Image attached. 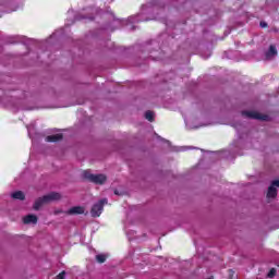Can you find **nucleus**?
<instances>
[{"instance_id": "nucleus-6", "label": "nucleus", "mask_w": 279, "mask_h": 279, "mask_svg": "<svg viewBox=\"0 0 279 279\" xmlns=\"http://www.w3.org/2000/svg\"><path fill=\"white\" fill-rule=\"evenodd\" d=\"M265 56H266V60H271V58H274L275 56H278V49H276L274 45H270Z\"/></svg>"}, {"instance_id": "nucleus-4", "label": "nucleus", "mask_w": 279, "mask_h": 279, "mask_svg": "<svg viewBox=\"0 0 279 279\" xmlns=\"http://www.w3.org/2000/svg\"><path fill=\"white\" fill-rule=\"evenodd\" d=\"M242 117H247V119H256L257 121H267L269 116L260 114L256 111H242Z\"/></svg>"}, {"instance_id": "nucleus-9", "label": "nucleus", "mask_w": 279, "mask_h": 279, "mask_svg": "<svg viewBox=\"0 0 279 279\" xmlns=\"http://www.w3.org/2000/svg\"><path fill=\"white\" fill-rule=\"evenodd\" d=\"M277 196H278V190H276V187H272V185H270V186L268 187V192H267L266 197H267L268 199H274V198L277 197Z\"/></svg>"}, {"instance_id": "nucleus-17", "label": "nucleus", "mask_w": 279, "mask_h": 279, "mask_svg": "<svg viewBox=\"0 0 279 279\" xmlns=\"http://www.w3.org/2000/svg\"><path fill=\"white\" fill-rule=\"evenodd\" d=\"M259 25L260 27H267V22H260Z\"/></svg>"}, {"instance_id": "nucleus-11", "label": "nucleus", "mask_w": 279, "mask_h": 279, "mask_svg": "<svg viewBox=\"0 0 279 279\" xmlns=\"http://www.w3.org/2000/svg\"><path fill=\"white\" fill-rule=\"evenodd\" d=\"M145 119H147V121H149L150 123H153V121H154V113H153V111H146L145 112Z\"/></svg>"}, {"instance_id": "nucleus-10", "label": "nucleus", "mask_w": 279, "mask_h": 279, "mask_svg": "<svg viewBox=\"0 0 279 279\" xmlns=\"http://www.w3.org/2000/svg\"><path fill=\"white\" fill-rule=\"evenodd\" d=\"M11 197H13V199H20V202H23L25 201V193H23V191H16L11 194Z\"/></svg>"}, {"instance_id": "nucleus-12", "label": "nucleus", "mask_w": 279, "mask_h": 279, "mask_svg": "<svg viewBox=\"0 0 279 279\" xmlns=\"http://www.w3.org/2000/svg\"><path fill=\"white\" fill-rule=\"evenodd\" d=\"M96 260H97V263H100V264L106 263V255H104V254L96 255Z\"/></svg>"}, {"instance_id": "nucleus-14", "label": "nucleus", "mask_w": 279, "mask_h": 279, "mask_svg": "<svg viewBox=\"0 0 279 279\" xmlns=\"http://www.w3.org/2000/svg\"><path fill=\"white\" fill-rule=\"evenodd\" d=\"M64 276H66V272L62 271L57 276V279H64Z\"/></svg>"}, {"instance_id": "nucleus-15", "label": "nucleus", "mask_w": 279, "mask_h": 279, "mask_svg": "<svg viewBox=\"0 0 279 279\" xmlns=\"http://www.w3.org/2000/svg\"><path fill=\"white\" fill-rule=\"evenodd\" d=\"M271 186L276 189V186L279 187V180H275L271 182Z\"/></svg>"}, {"instance_id": "nucleus-2", "label": "nucleus", "mask_w": 279, "mask_h": 279, "mask_svg": "<svg viewBox=\"0 0 279 279\" xmlns=\"http://www.w3.org/2000/svg\"><path fill=\"white\" fill-rule=\"evenodd\" d=\"M83 178L84 180H87V182L98 185L106 184V181L108 180L106 174H93L88 170L83 171Z\"/></svg>"}, {"instance_id": "nucleus-16", "label": "nucleus", "mask_w": 279, "mask_h": 279, "mask_svg": "<svg viewBox=\"0 0 279 279\" xmlns=\"http://www.w3.org/2000/svg\"><path fill=\"white\" fill-rule=\"evenodd\" d=\"M232 276H234V270L229 269V279H232Z\"/></svg>"}, {"instance_id": "nucleus-8", "label": "nucleus", "mask_w": 279, "mask_h": 279, "mask_svg": "<svg viewBox=\"0 0 279 279\" xmlns=\"http://www.w3.org/2000/svg\"><path fill=\"white\" fill-rule=\"evenodd\" d=\"M62 138H63L62 133H58V134H54V135H48L46 137V142L47 143H58V141H62Z\"/></svg>"}, {"instance_id": "nucleus-13", "label": "nucleus", "mask_w": 279, "mask_h": 279, "mask_svg": "<svg viewBox=\"0 0 279 279\" xmlns=\"http://www.w3.org/2000/svg\"><path fill=\"white\" fill-rule=\"evenodd\" d=\"M276 268H271L268 272V278H275L276 277Z\"/></svg>"}, {"instance_id": "nucleus-3", "label": "nucleus", "mask_w": 279, "mask_h": 279, "mask_svg": "<svg viewBox=\"0 0 279 279\" xmlns=\"http://www.w3.org/2000/svg\"><path fill=\"white\" fill-rule=\"evenodd\" d=\"M106 204H108V198H102L99 203L94 204L90 209L92 217H101V213H104V206H106Z\"/></svg>"}, {"instance_id": "nucleus-7", "label": "nucleus", "mask_w": 279, "mask_h": 279, "mask_svg": "<svg viewBox=\"0 0 279 279\" xmlns=\"http://www.w3.org/2000/svg\"><path fill=\"white\" fill-rule=\"evenodd\" d=\"M23 223H25L26 226L29 223H38V217H36V215H27L23 218Z\"/></svg>"}, {"instance_id": "nucleus-18", "label": "nucleus", "mask_w": 279, "mask_h": 279, "mask_svg": "<svg viewBox=\"0 0 279 279\" xmlns=\"http://www.w3.org/2000/svg\"><path fill=\"white\" fill-rule=\"evenodd\" d=\"M114 195H119V191L116 190V191H114Z\"/></svg>"}, {"instance_id": "nucleus-1", "label": "nucleus", "mask_w": 279, "mask_h": 279, "mask_svg": "<svg viewBox=\"0 0 279 279\" xmlns=\"http://www.w3.org/2000/svg\"><path fill=\"white\" fill-rule=\"evenodd\" d=\"M60 197L62 196L58 192L49 193L48 195H44L43 197L37 198L33 208L34 210H40L45 204H50V202H58Z\"/></svg>"}, {"instance_id": "nucleus-5", "label": "nucleus", "mask_w": 279, "mask_h": 279, "mask_svg": "<svg viewBox=\"0 0 279 279\" xmlns=\"http://www.w3.org/2000/svg\"><path fill=\"white\" fill-rule=\"evenodd\" d=\"M86 208L82 206H74L68 210V215H84Z\"/></svg>"}]
</instances>
